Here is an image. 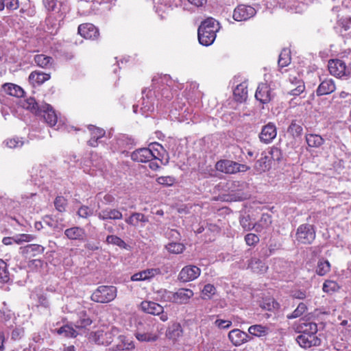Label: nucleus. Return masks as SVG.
<instances>
[{
  "instance_id": "obj_1",
  "label": "nucleus",
  "mask_w": 351,
  "mask_h": 351,
  "mask_svg": "<svg viewBox=\"0 0 351 351\" xmlns=\"http://www.w3.org/2000/svg\"><path fill=\"white\" fill-rule=\"evenodd\" d=\"M219 23L213 18L204 21L198 28V40L201 45L209 46L216 38V33L219 30Z\"/></svg>"
},
{
  "instance_id": "obj_2",
  "label": "nucleus",
  "mask_w": 351,
  "mask_h": 351,
  "mask_svg": "<svg viewBox=\"0 0 351 351\" xmlns=\"http://www.w3.org/2000/svg\"><path fill=\"white\" fill-rule=\"evenodd\" d=\"M117 289L114 286H99L91 295V300L97 303H108L117 297Z\"/></svg>"
},
{
  "instance_id": "obj_3",
  "label": "nucleus",
  "mask_w": 351,
  "mask_h": 351,
  "mask_svg": "<svg viewBox=\"0 0 351 351\" xmlns=\"http://www.w3.org/2000/svg\"><path fill=\"white\" fill-rule=\"evenodd\" d=\"M215 169L217 171L226 174H233L238 172H245L248 171L250 167L246 165L240 164L233 160L223 159L219 160L215 164Z\"/></svg>"
},
{
  "instance_id": "obj_4",
  "label": "nucleus",
  "mask_w": 351,
  "mask_h": 351,
  "mask_svg": "<svg viewBox=\"0 0 351 351\" xmlns=\"http://www.w3.org/2000/svg\"><path fill=\"white\" fill-rule=\"evenodd\" d=\"M315 238V231L313 226L310 224L300 226L296 232V239L304 244L311 243Z\"/></svg>"
},
{
  "instance_id": "obj_5",
  "label": "nucleus",
  "mask_w": 351,
  "mask_h": 351,
  "mask_svg": "<svg viewBox=\"0 0 351 351\" xmlns=\"http://www.w3.org/2000/svg\"><path fill=\"white\" fill-rule=\"evenodd\" d=\"M328 67L330 73L337 77L348 76L350 74V69L341 60H330L328 62Z\"/></svg>"
},
{
  "instance_id": "obj_6",
  "label": "nucleus",
  "mask_w": 351,
  "mask_h": 351,
  "mask_svg": "<svg viewBox=\"0 0 351 351\" xmlns=\"http://www.w3.org/2000/svg\"><path fill=\"white\" fill-rule=\"evenodd\" d=\"M158 150H152L150 148H141L132 153L131 158L138 162H147L151 159L158 158Z\"/></svg>"
},
{
  "instance_id": "obj_7",
  "label": "nucleus",
  "mask_w": 351,
  "mask_h": 351,
  "mask_svg": "<svg viewBox=\"0 0 351 351\" xmlns=\"http://www.w3.org/2000/svg\"><path fill=\"white\" fill-rule=\"evenodd\" d=\"M256 13V10L246 5H239L233 12V19L237 21H243L253 17Z\"/></svg>"
},
{
  "instance_id": "obj_8",
  "label": "nucleus",
  "mask_w": 351,
  "mask_h": 351,
  "mask_svg": "<svg viewBox=\"0 0 351 351\" xmlns=\"http://www.w3.org/2000/svg\"><path fill=\"white\" fill-rule=\"evenodd\" d=\"M118 335L119 330L115 327L108 331L99 330L95 332V341L98 344L108 346L112 342L114 337Z\"/></svg>"
},
{
  "instance_id": "obj_9",
  "label": "nucleus",
  "mask_w": 351,
  "mask_h": 351,
  "mask_svg": "<svg viewBox=\"0 0 351 351\" xmlns=\"http://www.w3.org/2000/svg\"><path fill=\"white\" fill-rule=\"evenodd\" d=\"M40 110L38 115L42 116L50 127L54 126L57 123L58 117L52 106L48 104H41Z\"/></svg>"
},
{
  "instance_id": "obj_10",
  "label": "nucleus",
  "mask_w": 351,
  "mask_h": 351,
  "mask_svg": "<svg viewBox=\"0 0 351 351\" xmlns=\"http://www.w3.org/2000/svg\"><path fill=\"white\" fill-rule=\"evenodd\" d=\"M277 135L276 127L273 123L264 125L259 134L260 141L265 144L271 143Z\"/></svg>"
},
{
  "instance_id": "obj_11",
  "label": "nucleus",
  "mask_w": 351,
  "mask_h": 351,
  "mask_svg": "<svg viewBox=\"0 0 351 351\" xmlns=\"http://www.w3.org/2000/svg\"><path fill=\"white\" fill-rule=\"evenodd\" d=\"M78 33L86 39L95 40L99 36V29L92 23H83L79 25Z\"/></svg>"
},
{
  "instance_id": "obj_12",
  "label": "nucleus",
  "mask_w": 351,
  "mask_h": 351,
  "mask_svg": "<svg viewBox=\"0 0 351 351\" xmlns=\"http://www.w3.org/2000/svg\"><path fill=\"white\" fill-rule=\"evenodd\" d=\"M200 269L195 265L185 266L179 274V279L183 282L192 281L200 275Z\"/></svg>"
},
{
  "instance_id": "obj_13",
  "label": "nucleus",
  "mask_w": 351,
  "mask_h": 351,
  "mask_svg": "<svg viewBox=\"0 0 351 351\" xmlns=\"http://www.w3.org/2000/svg\"><path fill=\"white\" fill-rule=\"evenodd\" d=\"M273 97L271 88L267 84L261 83L258 85L255 93V97L257 100L262 104H267Z\"/></svg>"
},
{
  "instance_id": "obj_14",
  "label": "nucleus",
  "mask_w": 351,
  "mask_h": 351,
  "mask_svg": "<svg viewBox=\"0 0 351 351\" xmlns=\"http://www.w3.org/2000/svg\"><path fill=\"white\" fill-rule=\"evenodd\" d=\"M136 337L140 341H154L158 339V335L154 332V326L147 324L143 330L140 328L136 332Z\"/></svg>"
},
{
  "instance_id": "obj_15",
  "label": "nucleus",
  "mask_w": 351,
  "mask_h": 351,
  "mask_svg": "<svg viewBox=\"0 0 351 351\" xmlns=\"http://www.w3.org/2000/svg\"><path fill=\"white\" fill-rule=\"evenodd\" d=\"M296 341L300 347L305 349L319 346L321 343L320 339L313 335H300L297 337Z\"/></svg>"
},
{
  "instance_id": "obj_16",
  "label": "nucleus",
  "mask_w": 351,
  "mask_h": 351,
  "mask_svg": "<svg viewBox=\"0 0 351 351\" xmlns=\"http://www.w3.org/2000/svg\"><path fill=\"white\" fill-rule=\"evenodd\" d=\"M297 330L300 335L317 336V324L312 322L301 319L297 326Z\"/></svg>"
},
{
  "instance_id": "obj_17",
  "label": "nucleus",
  "mask_w": 351,
  "mask_h": 351,
  "mask_svg": "<svg viewBox=\"0 0 351 351\" xmlns=\"http://www.w3.org/2000/svg\"><path fill=\"white\" fill-rule=\"evenodd\" d=\"M118 343L113 348L114 350L116 351H130L134 349V343L132 339V337L119 335L117 337Z\"/></svg>"
},
{
  "instance_id": "obj_18",
  "label": "nucleus",
  "mask_w": 351,
  "mask_h": 351,
  "mask_svg": "<svg viewBox=\"0 0 351 351\" xmlns=\"http://www.w3.org/2000/svg\"><path fill=\"white\" fill-rule=\"evenodd\" d=\"M228 337L230 341L236 346H241L250 339V336L246 332L239 329L231 330L228 334Z\"/></svg>"
},
{
  "instance_id": "obj_19",
  "label": "nucleus",
  "mask_w": 351,
  "mask_h": 351,
  "mask_svg": "<svg viewBox=\"0 0 351 351\" xmlns=\"http://www.w3.org/2000/svg\"><path fill=\"white\" fill-rule=\"evenodd\" d=\"M64 234L70 240H78L80 241H84L86 237L84 229L77 226L66 229Z\"/></svg>"
},
{
  "instance_id": "obj_20",
  "label": "nucleus",
  "mask_w": 351,
  "mask_h": 351,
  "mask_svg": "<svg viewBox=\"0 0 351 351\" xmlns=\"http://www.w3.org/2000/svg\"><path fill=\"white\" fill-rule=\"evenodd\" d=\"M96 215L100 220H119L123 218L122 213L115 208H106L97 213Z\"/></svg>"
},
{
  "instance_id": "obj_21",
  "label": "nucleus",
  "mask_w": 351,
  "mask_h": 351,
  "mask_svg": "<svg viewBox=\"0 0 351 351\" xmlns=\"http://www.w3.org/2000/svg\"><path fill=\"white\" fill-rule=\"evenodd\" d=\"M254 168L258 173L268 171L271 168L269 156H268L266 152H263L261 157L256 161Z\"/></svg>"
},
{
  "instance_id": "obj_22",
  "label": "nucleus",
  "mask_w": 351,
  "mask_h": 351,
  "mask_svg": "<svg viewBox=\"0 0 351 351\" xmlns=\"http://www.w3.org/2000/svg\"><path fill=\"white\" fill-rule=\"evenodd\" d=\"M336 86L334 81L332 79H326L321 82L317 88L316 93L317 96H322L334 92Z\"/></svg>"
},
{
  "instance_id": "obj_23",
  "label": "nucleus",
  "mask_w": 351,
  "mask_h": 351,
  "mask_svg": "<svg viewBox=\"0 0 351 351\" xmlns=\"http://www.w3.org/2000/svg\"><path fill=\"white\" fill-rule=\"evenodd\" d=\"M141 308L143 311L152 315H160L164 311L163 307L159 304L147 300L141 302Z\"/></svg>"
},
{
  "instance_id": "obj_24",
  "label": "nucleus",
  "mask_w": 351,
  "mask_h": 351,
  "mask_svg": "<svg viewBox=\"0 0 351 351\" xmlns=\"http://www.w3.org/2000/svg\"><path fill=\"white\" fill-rule=\"evenodd\" d=\"M193 295V292L191 289H180L178 291L174 292L173 300L174 303L186 304L190 298Z\"/></svg>"
},
{
  "instance_id": "obj_25",
  "label": "nucleus",
  "mask_w": 351,
  "mask_h": 351,
  "mask_svg": "<svg viewBox=\"0 0 351 351\" xmlns=\"http://www.w3.org/2000/svg\"><path fill=\"white\" fill-rule=\"evenodd\" d=\"M148 218L141 213H132L130 217L125 219V221L130 226L136 227L138 223H142V226L148 222Z\"/></svg>"
},
{
  "instance_id": "obj_26",
  "label": "nucleus",
  "mask_w": 351,
  "mask_h": 351,
  "mask_svg": "<svg viewBox=\"0 0 351 351\" xmlns=\"http://www.w3.org/2000/svg\"><path fill=\"white\" fill-rule=\"evenodd\" d=\"M233 95L237 101L243 102L247 97V84L246 82H243L237 85L234 89Z\"/></svg>"
},
{
  "instance_id": "obj_27",
  "label": "nucleus",
  "mask_w": 351,
  "mask_h": 351,
  "mask_svg": "<svg viewBox=\"0 0 351 351\" xmlns=\"http://www.w3.org/2000/svg\"><path fill=\"white\" fill-rule=\"evenodd\" d=\"M88 129L90 132L91 138L88 141V143L91 147H96L98 144V140L102 138L105 135V131L99 128H97L94 125H90Z\"/></svg>"
},
{
  "instance_id": "obj_28",
  "label": "nucleus",
  "mask_w": 351,
  "mask_h": 351,
  "mask_svg": "<svg viewBox=\"0 0 351 351\" xmlns=\"http://www.w3.org/2000/svg\"><path fill=\"white\" fill-rule=\"evenodd\" d=\"M248 268L254 273L264 274L267 271L268 266L261 260L257 258H252L249 262Z\"/></svg>"
},
{
  "instance_id": "obj_29",
  "label": "nucleus",
  "mask_w": 351,
  "mask_h": 351,
  "mask_svg": "<svg viewBox=\"0 0 351 351\" xmlns=\"http://www.w3.org/2000/svg\"><path fill=\"white\" fill-rule=\"evenodd\" d=\"M3 90L7 94L16 97H22L24 95L23 89L18 85L8 83L5 84L2 86Z\"/></svg>"
},
{
  "instance_id": "obj_30",
  "label": "nucleus",
  "mask_w": 351,
  "mask_h": 351,
  "mask_svg": "<svg viewBox=\"0 0 351 351\" xmlns=\"http://www.w3.org/2000/svg\"><path fill=\"white\" fill-rule=\"evenodd\" d=\"M50 78V75L42 72L33 71L29 76V82L34 85H40Z\"/></svg>"
},
{
  "instance_id": "obj_31",
  "label": "nucleus",
  "mask_w": 351,
  "mask_h": 351,
  "mask_svg": "<svg viewBox=\"0 0 351 351\" xmlns=\"http://www.w3.org/2000/svg\"><path fill=\"white\" fill-rule=\"evenodd\" d=\"M332 101L336 104L348 106L351 104V93L341 91L339 94L333 95Z\"/></svg>"
},
{
  "instance_id": "obj_32",
  "label": "nucleus",
  "mask_w": 351,
  "mask_h": 351,
  "mask_svg": "<svg viewBox=\"0 0 351 351\" xmlns=\"http://www.w3.org/2000/svg\"><path fill=\"white\" fill-rule=\"evenodd\" d=\"M269 328L261 324L252 325L249 327L248 332L254 336L261 337L269 334Z\"/></svg>"
},
{
  "instance_id": "obj_33",
  "label": "nucleus",
  "mask_w": 351,
  "mask_h": 351,
  "mask_svg": "<svg viewBox=\"0 0 351 351\" xmlns=\"http://www.w3.org/2000/svg\"><path fill=\"white\" fill-rule=\"evenodd\" d=\"M34 61L38 66L45 69L51 68L53 62V60L51 57L44 54L35 56Z\"/></svg>"
},
{
  "instance_id": "obj_34",
  "label": "nucleus",
  "mask_w": 351,
  "mask_h": 351,
  "mask_svg": "<svg viewBox=\"0 0 351 351\" xmlns=\"http://www.w3.org/2000/svg\"><path fill=\"white\" fill-rule=\"evenodd\" d=\"M331 265L328 260L320 258L317 262L315 272L317 275L323 276L330 271Z\"/></svg>"
},
{
  "instance_id": "obj_35",
  "label": "nucleus",
  "mask_w": 351,
  "mask_h": 351,
  "mask_svg": "<svg viewBox=\"0 0 351 351\" xmlns=\"http://www.w3.org/2000/svg\"><path fill=\"white\" fill-rule=\"evenodd\" d=\"M78 320L75 323V327L79 328H85L92 324V319L86 314L85 311H80L78 313Z\"/></svg>"
},
{
  "instance_id": "obj_36",
  "label": "nucleus",
  "mask_w": 351,
  "mask_h": 351,
  "mask_svg": "<svg viewBox=\"0 0 351 351\" xmlns=\"http://www.w3.org/2000/svg\"><path fill=\"white\" fill-rule=\"evenodd\" d=\"M43 4L49 12L58 13L61 11L62 3L60 0H43Z\"/></svg>"
},
{
  "instance_id": "obj_37",
  "label": "nucleus",
  "mask_w": 351,
  "mask_h": 351,
  "mask_svg": "<svg viewBox=\"0 0 351 351\" xmlns=\"http://www.w3.org/2000/svg\"><path fill=\"white\" fill-rule=\"evenodd\" d=\"M306 141L309 147H319L324 143V140L319 135L310 134L306 136Z\"/></svg>"
},
{
  "instance_id": "obj_38",
  "label": "nucleus",
  "mask_w": 351,
  "mask_h": 351,
  "mask_svg": "<svg viewBox=\"0 0 351 351\" xmlns=\"http://www.w3.org/2000/svg\"><path fill=\"white\" fill-rule=\"evenodd\" d=\"M23 108L30 110L32 112L36 114V115H38L41 111V105H38L35 99L32 97H29L25 100L23 104Z\"/></svg>"
},
{
  "instance_id": "obj_39",
  "label": "nucleus",
  "mask_w": 351,
  "mask_h": 351,
  "mask_svg": "<svg viewBox=\"0 0 351 351\" xmlns=\"http://www.w3.org/2000/svg\"><path fill=\"white\" fill-rule=\"evenodd\" d=\"M23 108L30 110L32 112L36 114V115H38L41 111V105H38L35 99L32 97H29L25 100L23 104Z\"/></svg>"
},
{
  "instance_id": "obj_40",
  "label": "nucleus",
  "mask_w": 351,
  "mask_h": 351,
  "mask_svg": "<svg viewBox=\"0 0 351 351\" xmlns=\"http://www.w3.org/2000/svg\"><path fill=\"white\" fill-rule=\"evenodd\" d=\"M45 247L40 245L29 244L23 248V252L29 254L30 256H35L41 254L44 252Z\"/></svg>"
},
{
  "instance_id": "obj_41",
  "label": "nucleus",
  "mask_w": 351,
  "mask_h": 351,
  "mask_svg": "<svg viewBox=\"0 0 351 351\" xmlns=\"http://www.w3.org/2000/svg\"><path fill=\"white\" fill-rule=\"evenodd\" d=\"M166 250L171 254H181L185 250V247L182 243L171 242L165 245Z\"/></svg>"
},
{
  "instance_id": "obj_42",
  "label": "nucleus",
  "mask_w": 351,
  "mask_h": 351,
  "mask_svg": "<svg viewBox=\"0 0 351 351\" xmlns=\"http://www.w3.org/2000/svg\"><path fill=\"white\" fill-rule=\"evenodd\" d=\"M291 62L290 51L288 49L282 50L279 55L278 65L280 67L287 66Z\"/></svg>"
},
{
  "instance_id": "obj_43",
  "label": "nucleus",
  "mask_w": 351,
  "mask_h": 351,
  "mask_svg": "<svg viewBox=\"0 0 351 351\" xmlns=\"http://www.w3.org/2000/svg\"><path fill=\"white\" fill-rule=\"evenodd\" d=\"M56 332L58 334L66 337H75L77 336V332L75 330L69 325H64L60 328L56 329Z\"/></svg>"
},
{
  "instance_id": "obj_44",
  "label": "nucleus",
  "mask_w": 351,
  "mask_h": 351,
  "mask_svg": "<svg viewBox=\"0 0 351 351\" xmlns=\"http://www.w3.org/2000/svg\"><path fill=\"white\" fill-rule=\"evenodd\" d=\"M339 289V286L338 284L334 281L330 280H326L323 285V291L329 294H332L335 291H338Z\"/></svg>"
},
{
  "instance_id": "obj_45",
  "label": "nucleus",
  "mask_w": 351,
  "mask_h": 351,
  "mask_svg": "<svg viewBox=\"0 0 351 351\" xmlns=\"http://www.w3.org/2000/svg\"><path fill=\"white\" fill-rule=\"evenodd\" d=\"M5 7L9 10H17L19 7V0H0V11Z\"/></svg>"
},
{
  "instance_id": "obj_46",
  "label": "nucleus",
  "mask_w": 351,
  "mask_h": 351,
  "mask_svg": "<svg viewBox=\"0 0 351 351\" xmlns=\"http://www.w3.org/2000/svg\"><path fill=\"white\" fill-rule=\"evenodd\" d=\"M260 306L264 310L272 311L274 309L278 308L279 304L274 298H269L264 299L261 302Z\"/></svg>"
},
{
  "instance_id": "obj_47",
  "label": "nucleus",
  "mask_w": 351,
  "mask_h": 351,
  "mask_svg": "<svg viewBox=\"0 0 351 351\" xmlns=\"http://www.w3.org/2000/svg\"><path fill=\"white\" fill-rule=\"evenodd\" d=\"M106 241L108 244L117 245L121 248L125 249L127 247V244L125 243V242L122 239L116 235H108L106 237Z\"/></svg>"
},
{
  "instance_id": "obj_48",
  "label": "nucleus",
  "mask_w": 351,
  "mask_h": 351,
  "mask_svg": "<svg viewBox=\"0 0 351 351\" xmlns=\"http://www.w3.org/2000/svg\"><path fill=\"white\" fill-rule=\"evenodd\" d=\"M182 334L181 326L179 324H174L167 331V335L169 339H176Z\"/></svg>"
},
{
  "instance_id": "obj_49",
  "label": "nucleus",
  "mask_w": 351,
  "mask_h": 351,
  "mask_svg": "<svg viewBox=\"0 0 351 351\" xmlns=\"http://www.w3.org/2000/svg\"><path fill=\"white\" fill-rule=\"evenodd\" d=\"M254 221L248 215L241 217L239 222L244 230L250 231L253 229L252 223Z\"/></svg>"
},
{
  "instance_id": "obj_50",
  "label": "nucleus",
  "mask_w": 351,
  "mask_h": 351,
  "mask_svg": "<svg viewBox=\"0 0 351 351\" xmlns=\"http://www.w3.org/2000/svg\"><path fill=\"white\" fill-rule=\"evenodd\" d=\"M215 292L216 289L214 285L207 284L202 291V298L204 300H209L215 294Z\"/></svg>"
},
{
  "instance_id": "obj_51",
  "label": "nucleus",
  "mask_w": 351,
  "mask_h": 351,
  "mask_svg": "<svg viewBox=\"0 0 351 351\" xmlns=\"http://www.w3.org/2000/svg\"><path fill=\"white\" fill-rule=\"evenodd\" d=\"M10 280L9 271L7 269V264L0 259V281L7 282Z\"/></svg>"
},
{
  "instance_id": "obj_52",
  "label": "nucleus",
  "mask_w": 351,
  "mask_h": 351,
  "mask_svg": "<svg viewBox=\"0 0 351 351\" xmlns=\"http://www.w3.org/2000/svg\"><path fill=\"white\" fill-rule=\"evenodd\" d=\"M267 154L269 156L270 162L271 161V160L279 162L280 161L282 157L281 150L276 147H271L268 152L267 153Z\"/></svg>"
},
{
  "instance_id": "obj_53",
  "label": "nucleus",
  "mask_w": 351,
  "mask_h": 351,
  "mask_svg": "<svg viewBox=\"0 0 351 351\" xmlns=\"http://www.w3.org/2000/svg\"><path fill=\"white\" fill-rule=\"evenodd\" d=\"M291 83H293V80H295L296 87L293 89H291L290 91V94L292 95H300L305 89L304 84L302 80H297L296 77H293V80L290 78Z\"/></svg>"
},
{
  "instance_id": "obj_54",
  "label": "nucleus",
  "mask_w": 351,
  "mask_h": 351,
  "mask_svg": "<svg viewBox=\"0 0 351 351\" xmlns=\"http://www.w3.org/2000/svg\"><path fill=\"white\" fill-rule=\"evenodd\" d=\"M306 310V306L303 302L298 304V307L290 315H287L288 319H295L301 316Z\"/></svg>"
},
{
  "instance_id": "obj_55",
  "label": "nucleus",
  "mask_w": 351,
  "mask_h": 351,
  "mask_svg": "<svg viewBox=\"0 0 351 351\" xmlns=\"http://www.w3.org/2000/svg\"><path fill=\"white\" fill-rule=\"evenodd\" d=\"M35 237L32 234H21L14 236V243L21 244L23 242H29L34 239Z\"/></svg>"
},
{
  "instance_id": "obj_56",
  "label": "nucleus",
  "mask_w": 351,
  "mask_h": 351,
  "mask_svg": "<svg viewBox=\"0 0 351 351\" xmlns=\"http://www.w3.org/2000/svg\"><path fill=\"white\" fill-rule=\"evenodd\" d=\"M263 221H265V222H267L268 221L269 223H271L269 215H263L261 219L259 222L256 223L254 221V223H252L253 229H254L256 232H260L264 228V226L262 224Z\"/></svg>"
},
{
  "instance_id": "obj_57",
  "label": "nucleus",
  "mask_w": 351,
  "mask_h": 351,
  "mask_svg": "<svg viewBox=\"0 0 351 351\" xmlns=\"http://www.w3.org/2000/svg\"><path fill=\"white\" fill-rule=\"evenodd\" d=\"M288 132L293 136H298L302 132V128L301 125L297 124L295 121H292L288 128Z\"/></svg>"
},
{
  "instance_id": "obj_58",
  "label": "nucleus",
  "mask_w": 351,
  "mask_h": 351,
  "mask_svg": "<svg viewBox=\"0 0 351 351\" xmlns=\"http://www.w3.org/2000/svg\"><path fill=\"white\" fill-rule=\"evenodd\" d=\"M156 182L159 184L169 186L173 184L175 179L171 176H160L157 178Z\"/></svg>"
},
{
  "instance_id": "obj_59",
  "label": "nucleus",
  "mask_w": 351,
  "mask_h": 351,
  "mask_svg": "<svg viewBox=\"0 0 351 351\" xmlns=\"http://www.w3.org/2000/svg\"><path fill=\"white\" fill-rule=\"evenodd\" d=\"M5 144L10 148H16L22 147L23 145V141L19 139L18 137H14L8 139L5 141Z\"/></svg>"
},
{
  "instance_id": "obj_60",
  "label": "nucleus",
  "mask_w": 351,
  "mask_h": 351,
  "mask_svg": "<svg viewBox=\"0 0 351 351\" xmlns=\"http://www.w3.org/2000/svg\"><path fill=\"white\" fill-rule=\"evenodd\" d=\"M54 205L56 208L60 211L62 212L65 210V206L66 205V200L63 197L59 196L57 197L54 201Z\"/></svg>"
},
{
  "instance_id": "obj_61",
  "label": "nucleus",
  "mask_w": 351,
  "mask_h": 351,
  "mask_svg": "<svg viewBox=\"0 0 351 351\" xmlns=\"http://www.w3.org/2000/svg\"><path fill=\"white\" fill-rule=\"evenodd\" d=\"M161 299L165 302H173L174 298V292L167 291L166 289L161 290L160 292Z\"/></svg>"
},
{
  "instance_id": "obj_62",
  "label": "nucleus",
  "mask_w": 351,
  "mask_h": 351,
  "mask_svg": "<svg viewBox=\"0 0 351 351\" xmlns=\"http://www.w3.org/2000/svg\"><path fill=\"white\" fill-rule=\"evenodd\" d=\"M144 276L147 280H150L152 278L160 274L161 271L159 268H152L143 270Z\"/></svg>"
},
{
  "instance_id": "obj_63",
  "label": "nucleus",
  "mask_w": 351,
  "mask_h": 351,
  "mask_svg": "<svg viewBox=\"0 0 351 351\" xmlns=\"http://www.w3.org/2000/svg\"><path fill=\"white\" fill-rule=\"evenodd\" d=\"M245 241L250 246L255 245L259 242V237L255 234L249 233L245 235Z\"/></svg>"
},
{
  "instance_id": "obj_64",
  "label": "nucleus",
  "mask_w": 351,
  "mask_h": 351,
  "mask_svg": "<svg viewBox=\"0 0 351 351\" xmlns=\"http://www.w3.org/2000/svg\"><path fill=\"white\" fill-rule=\"evenodd\" d=\"M24 335V329L21 327H16L11 332V339L13 340H19Z\"/></svg>"
}]
</instances>
